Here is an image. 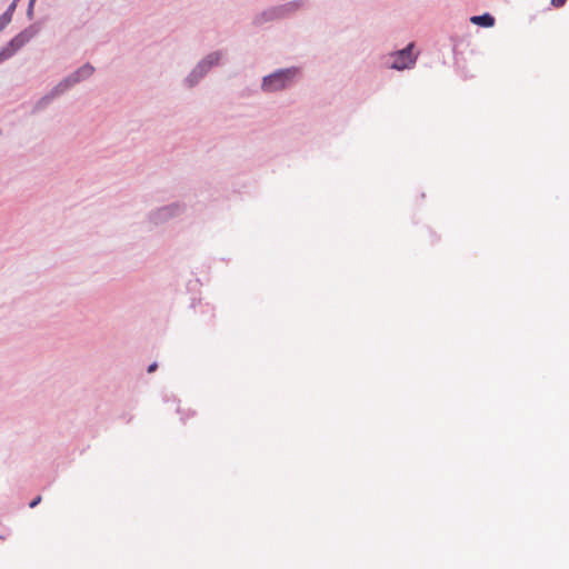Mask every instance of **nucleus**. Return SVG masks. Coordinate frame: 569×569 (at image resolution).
Masks as SVG:
<instances>
[{
	"mask_svg": "<svg viewBox=\"0 0 569 569\" xmlns=\"http://www.w3.org/2000/svg\"><path fill=\"white\" fill-rule=\"evenodd\" d=\"M298 74V69H286L266 77L262 82L264 91L273 92L284 89Z\"/></svg>",
	"mask_w": 569,
	"mask_h": 569,
	"instance_id": "f257e3e1",
	"label": "nucleus"
},
{
	"mask_svg": "<svg viewBox=\"0 0 569 569\" xmlns=\"http://www.w3.org/2000/svg\"><path fill=\"white\" fill-rule=\"evenodd\" d=\"M32 34L23 31L16 36L6 48L2 49L0 52V62L9 59L11 56L14 54L17 50H19L21 47H23L30 39Z\"/></svg>",
	"mask_w": 569,
	"mask_h": 569,
	"instance_id": "f03ea898",
	"label": "nucleus"
},
{
	"mask_svg": "<svg viewBox=\"0 0 569 569\" xmlns=\"http://www.w3.org/2000/svg\"><path fill=\"white\" fill-rule=\"evenodd\" d=\"M93 68L91 66H83L73 76L69 77L64 81L60 82L52 91V96H58L67 90L73 83H77L81 78L91 76Z\"/></svg>",
	"mask_w": 569,
	"mask_h": 569,
	"instance_id": "7ed1b4c3",
	"label": "nucleus"
},
{
	"mask_svg": "<svg viewBox=\"0 0 569 569\" xmlns=\"http://www.w3.org/2000/svg\"><path fill=\"white\" fill-rule=\"evenodd\" d=\"M413 44L410 43L407 48L398 51L395 56V60L392 61L391 67L397 70L410 68L416 61V57L411 52Z\"/></svg>",
	"mask_w": 569,
	"mask_h": 569,
	"instance_id": "20e7f679",
	"label": "nucleus"
},
{
	"mask_svg": "<svg viewBox=\"0 0 569 569\" xmlns=\"http://www.w3.org/2000/svg\"><path fill=\"white\" fill-rule=\"evenodd\" d=\"M470 22L480 27L490 28L495 24V18L489 13H485L471 17Z\"/></svg>",
	"mask_w": 569,
	"mask_h": 569,
	"instance_id": "39448f33",
	"label": "nucleus"
},
{
	"mask_svg": "<svg viewBox=\"0 0 569 569\" xmlns=\"http://www.w3.org/2000/svg\"><path fill=\"white\" fill-rule=\"evenodd\" d=\"M219 59H220L219 53H211L208 56L207 60L199 66V68L203 69L206 64L211 66L213 63H217L219 61Z\"/></svg>",
	"mask_w": 569,
	"mask_h": 569,
	"instance_id": "423d86ee",
	"label": "nucleus"
},
{
	"mask_svg": "<svg viewBox=\"0 0 569 569\" xmlns=\"http://www.w3.org/2000/svg\"><path fill=\"white\" fill-rule=\"evenodd\" d=\"M12 17L9 13H3L0 17V32L11 22Z\"/></svg>",
	"mask_w": 569,
	"mask_h": 569,
	"instance_id": "0eeeda50",
	"label": "nucleus"
},
{
	"mask_svg": "<svg viewBox=\"0 0 569 569\" xmlns=\"http://www.w3.org/2000/svg\"><path fill=\"white\" fill-rule=\"evenodd\" d=\"M17 1H18V0H14V1L9 6V8L7 9L6 13H9V16H11V17L13 16V12H14V10H16V8H17Z\"/></svg>",
	"mask_w": 569,
	"mask_h": 569,
	"instance_id": "6e6552de",
	"label": "nucleus"
},
{
	"mask_svg": "<svg viewBox=\"0 0 569 569\" xmlns=\"http://www.w3.org/2000/svg\"><path fill=\"white\" fill-rule=\"evenodd\" d=\"M262 16L263 17L268 16L269 19L277 18L278 17V10H276V9L270 10L269 12H264Z\"/></svg>",
	"mask_w": 569,
	"mask_h": 569,
	"instance_id": "1a4fd4ad",
	"label": "nucleus"
},
{
	"mask_svg": "<svg viewBox=\"0 0 569 569\" xmlns=\"http://www.w3.org/2000/svg\"><path fill=\"white\" fill-rule=\"evenodd\" d=\"M567 0H551V4L556 8H560L566 3Z\"/></svg>",
	"mask_w": 569,
	"mask_h": 569,
	"instance_id": "9d476101",
	"label": "nucleus"
},
{
	"mask_svg": "<svg viewBox=\"0 0 569 569\" xmlns=\"http://www.w3.org/2000/svg\"><path fill=\"white\" fill-rule=\"evenodd\" d=\"M41 501V496H38L36 497L31 502H30V508H34L37 505H39Z\"/></svg>",
	"mask_w": 569,
	"mask_h": 569,
	"instance_id": "9b49d317",
	"label": "nucleus"
},
{
	"mask_svg": "<svg viewBox=\"0 0 569 569\" xmlns=\"http://www.w3.org/2000/svg\"><path fill=\"white\" fill-rule=\"evenodd\" d=\"M34 2H36V0H30V2H29V8H28V12H29V14H30V13L32 12V10H33Z\"/></svg>",
	"mask_w": 569,
	"mask_h": 569,
	"instance_id": "f8f14e48",
	"label": "nucleus"
},
{
	"mask_svg": "<svg viewBox=\"0 0 569 569\" xmlns=\"http://www.w3.org/2000/svg\"><path fill=\"white\" fill-rule=\"evenodd\" d=\"M156 369H157V363H152V365H150V366H149V368H148V372H149V373H151V372H153Z\"/></svg>",
	"mask_w": 569,
	"mask_h": 569,
	"instance_id": "ddd939ff",
	"label": "nucleus"
},
{
	"mask_svg": "<svg viewBox=\"0 0 569 569\" xmlns=\"http://www.w3.org/2000/svg\"><path fill=\"white\" fill-rule=\"evenodd\" d=\"M3 537L0 536V539H2Z\"/></svg>",
	"mask_w": 569,
	"mask_h": 569,
	"instance_id": "4468645a",
	"label": "nucleus"
}]
</instances>
